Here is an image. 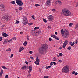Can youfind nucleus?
<instances>
[{"mask_svg":"<svg viewBox=\"0 0 78 78\" xmlns=\"http://www.w3.org/2000/svg\"><path fill=\"white\" fill-rule=\"evenodd\" d=\"M49 41H52V39L51 38H49Z\"/></svg>","mask_w":78,"mask_h":78,"instance_id":"864d4df0","label":"nucleus"},{"mask_svg":"<svg viewBox=\"0 0 78 78\" xmlns=\"http://www.w3.org/2000/svg\"><path fill=\"white\" fill-rule=\"evenodd\" d=\"M40 61L39 59L38 58V57H37L36 61H35L34 63L36 65H39V62Z\"/></svg>","mask_w":78,"mask_h":78,"instance_id":"9b49d317","label":"nucleus"},{"mask_svg":"<svg viewBox=\"0 0 78 78\" xmlns=\"http://www.w3.org/2000/svg\"><path fill=\"white\" fill-rule=\"evenodd\" d=\"M69 66H64L62 69V72L64 73H67L69 71Z\"/></svg>","mask_w":78,"mask_h":78,"instance_id":"7ed1b4c3","label":"nucleus"},{"mask_svg":"<svg viewBox=\"0 0 78 78\" xmlns=\"http://www.w3.org/2000/svg\"><path fill=\"white\" fill-rule=\"evenodd\" d=\"M54 59L53 60V61H56V58L55 57L54 58Z\"/></svg>","mask_w":78,"mask_h":78,"instance_id":"de8ad7c7","label":"nucleus"},{"mask_svg":"<svg viewBox=\"0 0 78 78\" xmlns=\"http://www.w3.org/2000/svg\"><path fill=\"white\" fill-rule=\"evenodd\" d=\"M29 53L30 54H32V53H33V51H29Z\"/></svg>","mask_w":78,"mask_h":78,"instance_id":"37998d69","label":"nucleus"},{"mask_svg":"<svg viewBox=\"0 0 78 78\" xmlns=\"http://www.w3.org/2000/svg\"><path fill=\"white\" fill-rule=\"evenodd\" d=\"M39 27H35L34 28V30H37L38 29H39Z\"/></svg>","mask_w":78,"mask_h":78,"instance_id":"e433bc0d","label":"nucleus"},{"mask_svg":"<svg viewBox=\"0 0 78 78\" xmlns=\"http://www.w3.org/2000/svg\"><path fill=\"white\" fill-rule=\"evenodd\" d=\"M69 31L68 30H66L65 31V33H64V34L62 35V37L64 39L66 38H68L69 37Z\"/></svg>","mask_w":78,"mask_h":78,"instance_id":"20e7f679","label":"nucleus"},{"mask_svg":"<svg viewBox=\"0 0 78 78\" xmlns=\"http://www.w3.org/2000/svg\"><path fill=\"white\" fill-rule=\"evenodd\" d=\"M6 51H11V49L10 48H9L6 50Z\"/></svg>","mask_w":78,"mask_h":78,"instance_id":"bb28decb","label":"nucleus"},{"mask_svg":"<svg viewBox=\"0 0 78 78\" xmlns=\"http://www.w3.org/2000/svg\"><path fill=\"white\" fill-rule=\"evenodd\" d=\"M77 40H76V41L75 42V44H78V42H77Z\"/></svg>","mask_w":78,"mask_h":78,"instance_id":"680f3d73","label":"nucleus"},{"mask_svg":"<svg viewBox=\"0 0 78 78\" xmlns=\"http://www.w3.org/2000/svg\"><path fill=\"white\" fill-rule=\"evenodd\" d=\"M58 62H60V63L62 62V61L61 60H59L58 61Z\"/></svg>","mask_w":78,"mask_h":78,"instance_id":"6e6d98bb","label":"nucleus"},{"mask_svg":"<svg viewBox=\"0 0 78 78\" xmlns=\"http://www.w3.org/2000/svg\"><path fill=\"white\" fill-rule=\"evenodd\" d=\"M5 78H8V75H6L5 76Z\"/></svg>","mask_w":78,"mask_h":78,"instance_id":"052dcab7","label":"nucleus"},{"mask_svg":"<svg viewBox=\"0 0 78 78\" xmlns=\"http://www.w3.org/2000/svg\"><path fill=\"white\" fill-rule=\"evenodd\" d=\"M71 48H72V47H71V46H69L67 48L68 50H71Z\"/></svg>","mask_w":78,"mask_h":78,"instance_id":"cd10ccee","label":"nucleus"},{"mask_svg":"<svg viewBox=\"0 0 78 78\" xmlns=\"http://www.w3.org/2000/svg\"><path fill=\"white\" fill-rule=\"evenodd\" d=\"M35 6H36L37 7V6H41V5L36 4L35 5Z\"/></svg>","mask_w":78,"mask_h":78,"instance_id":"c85d7f7f","label":"nucleus"},{"mask_svg":"<svg viewBox=\"0 0 78 78\" xmlns=\"http://www.w3.org/2000/svg\"><path fill=\"white\" fill-rule=\"evenodd\" d=\"M3 73V70L1 69L0 73V77H1L2 76Z\"/></svg>","mask_w":78,"mask_h":78,"instance_id":"2eb2a0df","label":"nucleus"},{"mask_svg":"<svg viewBox=\"0 0 78 78\" xmlns=\"http://www.w3.org/2000/svg\"><path fill=\"white\" fill-rule=\"evenodd\" d=\"M21 69L22 70H24V69H26V66H23Z\"/></svg>","mask_w":78,"mask_h":78,"instance_id":"a878e982","label":"nucleus"},{"mask_svg":"<svg viewBox=\"0 0 78 78\" xmlns=\"http://www.w3.org/2000/svg\"><path fill=\"white\" fill-rule=\"evenodd\" d=\"M48 48V45L46 44H44L42 46L39 48V53L42 55L44 53L47 49Z\"/></svg>","mask_w":78,"mask_h":78,"instance_id":"f257e3e1","label":"nucleus"},{"mask_svg":"<svg viewBox=\"0 0 78 78\" xmlns=\"http://www.w3.org/2000/svg\"><path fill=\"white\" fill-rule=\"evenodd\" d=\"M44 78H48V77L47 76H44Z\"/></svg>","mask_w":78,"mask_h":78,"instance_id":"4d7b16f0","label":"nucleus"},{"mask_svg":"<svg viewBox=\"0 0 78 78\" xmlns=\"http://www.w3.org/2000/svg\"><path fill=\"white\" fill-rule=\"evenodd\" d=\"M16 2L17 5L20 6H21L23 5V2L22 0H16Z\"/></svg>","mask_w":78,"mask_h":78,"instance_id":"423d86ee","label":"nucleus"},{"mask_svg":"<svg viewBox=\"0 0 78 78\" xmlns=\"http://www.w3.org/2000/svg\"><path fill=\"white\" fill-rule=\"evenodd\" d=\"M32 17L33 20H35V18H34V15H32Z\"/></svg>","mask_w":78,"mask_h":78,"instance_id":"ea45409f","label":"nucleus"},{"mask_svg":"<svg viewBox=\"0 0 78 78\" xmlns=\"http://www.w3.org/2000/svg\"><path fill=\"white\" fill-rule=\"evenodd\" d=\"M38 34H40V33H41V31L39 29L38 30Z\"/></svg>","mask_w":78,"mask_h":78,"instance_id":"3c124183","label":"nucleus"},{"mask_svg":"<svg viewBox=\"0 0 78 78\" xmlns=\"http://www.w3.org/2000/svg\"><path fill=\"white\" fill-rule=\"evenodd\" d=\"M50 66H53V62H51L50 64Z\"/></svg>","mask_w":78,"mask_h":78,"instance_id":"c03bdc74","label":"nucleus"},{"mask_svg":"<svg viewBox=\"0 0 78 78\" xmlns=\"http://www.w3.org/2000/svg\"><path fill=\"white\" fill-rule=\"evenodd\" d=\"M51 67V66H46V69H49V68H50Z\"/></svg>","mask_w":78,"mask_h":78,"instance_id":"c756f323","label":"nucleus"},{"mask_svg":"<svg viewBox=\"0 0 78 78\" xmlns=\"http://www.w3.org/2000/svg\"><path fill=\"white\" fill-rule=\"evenodd\" d=\"M52 0H48L46 2V6L48 5L50 3H51V1Z\"/></svg>","mask_w":78,"mask_h":78,"instance_id":"ddd939ff","label":"nucleus"},{"mask_svg":"<svg viewBox=\"0 0 78 78\" xmlns=\"http://www.w3.org/2000/svg\"><path fill=\"white\" fill-rule=\"evenodd\" d=\"M56 37L55 38V39H56L57 40H59V37H56Z\"/></svg>","mask_w":78,"mask_h":78,"instance_id":"58836bf2","label":"nucleus"},{"mask_svg":"<svg viewBox=\"0 0 78 78\" xmlns=\"http://www.w3.org/2000/svg\"><path fill=\"white\" fill-rule=\"evenodd\" d=\"M2 35L3 37H7L8 36V35L6 33H4V32L2 33Z\"/></svg>","mask_w":78,"mask_h":78,"instance_id":"4468645a","label":"nucleus"},{"mask_svg":"<svg viewBox=\"0 0 78 78\" xmlns=\"http://www.w3.org/2000/svg\"><path fill=\"white\" fill-rule=\"evenodd\" d=\"M75 75H78V73H77V72H75Z\"/></svg>","mask_w":78,"mask_h":78,"instance_id":"5fc2aeb1","label":"nucleus"},{"mask_svg":"<svg viewBox=\"0 0 78 78\" xmlns=\"http://www.w3.org/2000/svg\"><path fill=\"white\" fill-rule=\"evenodd\" d=\"M20 33L21 34H23V32H20Z\"/></svg>","mask_w":78,"mask_h":78,"instance_id":"338daca9","label":"nucleus"},{"mask_svg":"<svg viewBox=\"0 0 78 78\" xmlns=\"http://www.w3.org/2000/svg\"><path fill=\"white\" fill-rule=\"evenodd\" d=\"M71 46H73V45H75V42H73V43L72 44H71Z\"/></svg>","mask_w":78,"mask_h":78,"instance_id":"72a5a7b5","label":"nucleus"},{"mask_svg":"<svg viewBox=\"0 0 78 78\" xmlns=\"http://www.w3.org/2000/svg\"><path fill=\"white\" fill-rule=\"evenodd\" d=\"M66 31H64V30H63V29H62L61 30V33L62 34H64V33H66Z\"/></svg>","mask_w":78,"mask_h":78,"instance_id":"6ab92c4d","label":"nucleus"},{"mask_svg":"<svg viewBox=\"0 0 78 78\" xmlns=\"http://www.w3.org/2000/svg\"><path fill=\"white\" fill-rule=\"evenodd\" d=\"M77 6H78V2H77V4L76 6V7H77Z\"/></svg>","mask_w":78,"mask_h":78,"instance_id":"774afa93","label":"nucleus"},{"mask_svg":"<svg viewBox=\"0 0 78 78\" xmlns=\"http://www.w3.org/2000/svg\"><path fill=\"white\" fill-rule=\"evenodd\" d=\"M1 67H2V68H3V69H5V70L8 69V68H6V66H2Z\"/></svg>","mask_w":78,"mask_h":78,"instance_id":"5701e85b","label":"nucleus"},{"mask_svg":"<svg viewBox=\"0 0 78 78\" xmlns=\"http://www.w3.org/2000/svg\"><path fill=\"white\" fill-rule=\"evenodd\" d=\"M69 25V27H72L73 25V23H70Z\"/></svg>","mask_w":78,"mask_h":78,"instance_id":"2f4dec72","label":"nucleus"},{"mask_svg":"<svg viewBox=\"0 0 78 78\" xmlns=\"http://www.w3.org/2000/svg\"><path fill=\"white\" fill-rule=\"evenodd\" d=\"M48 28H50V29L51 28V27L50 26H49L48 27Z\"/></svg>","mask_w":78,"mask_h":78,"instance_id":"bf43d9fd","label":"nucleus"},{"mask_svg":"<svg viewBox=\"0 0 78 78\" xmlns=\"http://www.w3.org/2000/svg\"><path fill=\"white\" fill-rule=\"evenodd\" d=\"M23 21L28 20L27 19V17H26L25 16H24L23 17Z\"/></svg>","mask_w":78,"mask_h":78,"instance_id":"a211bd4d","label":"nucleus"},{"mask_svg":"<svg viewBox=\"0 0 78 78\" xmlns=\"http://www.w3.org/2000/svg\"><path fill=\"white\" fill-rule=\"evenodd\" d=\"M28 25H33V23H28Z\"/></svg>","mask_w":78,"mask_h":78,"instance_id":"a18cd8bd","label":"nucleus"},{"mask_svg":"<svg viewBox=\"0 0 78 78\" xmlns=\"http://www.w3.org/2000/svg\"><path fill=\"white\" fill-rule=\"evenodd\" d=\"M20 22L17 20H16V22L15 23V24H17V23H19Z\"/></svg>","mask_w":78,"mask_h":78,"instance_id":"79ce46f5","label":"nucleus"},{"mask_svg":"<svg viewBox=\"0 0 78 78\" xmlns=\"http://www.w3.org/2000/svg\"><path fill=\"white\" fill-rule=\"evenodd\" d=\"M52 11L54 12H55V11H56V10L54 9H52Z\"/></svg>","mask_w":78,"mask_h":78,"instance_id":"09e8293b","label":"nucleus"},{"mask_svg":"<svg viewBox=\"0 0 78 78\" xmlns=\"http://www.w3.org/2000/svg\"><path fill=\"white\" fill-rule=\"evenodd\" d=\"M27 41H25L24 42L23 45L24 46H26L27 45Z\"/></svg>","mask_w":78,"mask_h":78,"instance_id":"473e14b6","label":"nucleus"},{"mask_svg":"<svg viewBox=\"0 0 78 78\" xmlns=\"http://www.w3.org/2000/svg\"><path fill=\"white\" fill-rule=\"evenodd\" d=\"M5 26V24H4L1 27L2 28H3V27H4Z\"/></svg>","mask_w":78,"mask_h":78,"instance_id":"603ef678","label":"nucleus"},{"mask_svg":"<svg viewBox=\"0 0 78 78\" xmlns=\"http://www.w3.org/2000/svg\"><path fill=\"white\" fill-rule=\"evenodd\" d=\"M62 12L63 13V15L64 16H70L71 14V12H70L68 9L66 8H65L63 9Z\"/></svg>","mask_w":78,"mask_h":78,"instance_id":"f03ea898","label":"nucleus"},{"mask_svg":"<svg viewBox=\"0 0 78 78\" xmlns=\"http://www.w3.org/2000/svg\"><path fill=\"white\" fill-rule=\"evenodd\" d=\"M11 57L10 58H12V57H13V56H14V55L12 54H11Z\"/></svg>","mask_w":78,"mask_h":78,"instance_id":"49530a36","label":"nucleus"},{"mask_svg":"<svg viewBox=\"0 0 78 78\" xmlns=\"http://www.w3.org/2000/svg\"><path fill=\"white\" fill-rule=\"evenodd\" d=\"M71 73L73 74H75V71H73L71 72Z\"/></svg>","mask_w":78,"mask_h":78,"instance_id":"4c0bfd02","label":"nucleus"},{"mask_svg":"<svg viewBox=\"0 0 78 78\" xmlns=\"http://www.w3.org/2000/svg\"><path fill=\"white\" fill-rule=\"evenodd\" d=\"M15 11H16V12H18L19 11V10L18 9H15Z\"/></svg>","mask_w":78,"mask_h":78,"instance_id":"e2e57ef3","label":"nucleus"},{"mask_svg":"<svg viewBox=\"0 0 78 78\" xmlns=\"http://www.w3.org/2000/svg\"><path fill=\"white\" fill-rule=\"evenodd\" d=\"M10 3H11L12 4H13V5H14L15 4V1H12L10 2Z\"/></svg>","mask_w":78,"mask_h":78,"instance_id":"393cba45","label":"nucleus"},{"mask_svg":"<svg viewBox=\"0 0 78 78\" xmlns=\"http://www.w3.org/2000/svg\"><path fill=\"white\" fill-rule=\"evenodd\" d=\"M47 19L49 21H51L53 20V16L52 15H49L48 16Z\"/></svg>","mask_w":78,"mask_h":78,"instance_id":"9d476101","label":"nucleus"},{"mask_svg":"<svg viewBox=\"0 0 78 78\" xmlns=\"http://www.w3.org/2000/svg\"><path fill=\"white\" fill-rule=\"evenodd\" d=\"M23 25H27V24H28V20H26L25 21H23V22H22Z\"/></svg>","mask_w":78,"mask_h":78,"instance_id":"f8f14e48","label":"nucleus"},{"mask_svg":"<svg viewBox=\"0 0 78 78\" xmlns=\"http://www.w3.org/2000/svg\"><path fill=\"white\" fill-rule=\"evenodd\" d=\"M24 49V48L23 47H21L20 48V50L19 51V52H21V51L23 50Z\"/></svg>","mask_w":78,"mask_h":78,"instance_id":"dca6fc26","label":"nucleus"},{"mask_svg":"<svg viewBox=\"0 0 78 78\" xmlns=\"http://www.w3.org/2000/svg\"><path fill=\"white\" fill-rule=\"evenodd\" d=\"M3 18L4 20H5L6 21H9L10 20L11 18V17H9V16L8 14L5 15L4 17H3Z\"/></svg>","mask_w":78,"mask_h":78,"instance_id":"39448f33","label":"nucleus"},{"mask_svg":"<svg viewBox=\"0 0 78 78\" xmlns=\"http://www.w3.org/2000/svg\"><path fill=\"white\" fill-rule=\"evenodd\" d=\"M8 40L7 39H6L5 40V41L3 42V44H6V43H7V42H8Z\"/></svg>","mask_w":78,"mask_h":78,"instance_id":"aec40b11","label":"nucleus"},{"mask_svg":"<svg viewBox=\"0 0 78 78\" xmlns=\"http://www.w3.org/2000/svg\"><path fill=\"white\" fill-rule=\"evenodd\" d=\"M43 21L44 22H45V23H46V22H47V20H46V19L44 18L43 19Z\"/></svg>","mask_w":78,"mask_h":78,"instance_id":"f704fd0d","label":"nucleus"},{"mask_svg":"<svg viewBox=\"0 0 78 78\" xmlns=\"http://www.w3.org/2000/svg\"><path fill=\"white\" fill-rule=\"evenodd\" d=\"M18 9L19 10H22L23 8H22V7H20Z\"/></svg>","mask_w":78,"mask_h":78,"instance_id":"7c9ffc66","label":"nucleus"},{"mask_svg":"<svg viewBox=\"0 0 78 78\" xmlns=\"http://www.w3.org/2000/svg\"><path fill=\"white\" fill-rule=\"evenodd\" d=\"M51 37H53V38H55V37H56V36L55 35H52V34H51Z\"/></svg>","mask_w":78,"mask_h":78,"instance_id":"b1692460","label":"nucleus"},{"mask_svg":"<svg viewBox=\"0 0 78 78\" xmlns=\"http://www.w3.org/2000/svg\"><path fill=\"white\" fill-rule=\"evenodd\" d=\"M68 40H66L65 41V42L63 43V46H62V47L63 48H65V47H66V46L68 44Z\"/></svg>","mask_w":78,"mask_h":78,"instance_id":"1a4fd4ad","label":"nucleus"},{"mask_svg":"<svg viewBox=\"0 0 78 78\" xmlns=\"http://www.w3.org/2000/svg\"><path fill=\"white\" fill-rule=\"evenodd\" d=\"M30 58H31L32 59H34L33 57H32V56L30 57Z\"/></svg>","mask_w":78,"mask_h":78,"instance_id":"0e129e2a","label":"nucleus"},{"mask_svg":"<svg viewBox=\"0 0 78 78\" xmlns=\"http://www.w3.org/2000/svg\"><path fill=\"white\" fill-rule=\"evenodd\" d=\"M30 34L31 35H32V36H37V33H38V31H37L36 32L35 30H32L31 33H30ZM37 33V34H36Z\"/></svg>","mask_w":78,"mask_h":78,"instance_id":"0eeeda50","label":"nucleus"},{"mask_svg":"<svg viewBox=\"0 0 78 78\" xmlns=\"http://www.w3.org/2000/svg\"><path fill=\"white\" fill-rule=\"evenodd\" d=\"M25 63H26L27 65H28V62L25 61Z\"/></svg>","mask_w":78,"mask_h":78,"instance_id":"8fccbe9b","label":"nucleus"},{"mask_svg":"<svg viewBox=\"0 0 78 78\" xmlns=\"http://www.w3.org/2000/svg\"><path fill=\"white\" fill-rule=\"evenodd\" d=\"M53 64H54L55 65H56V63L54 62H53Z\"/></svg>","mask_w":78,"mask_h":78,"instance_id":"13d9d810","label":"nucleus"},{"mask_svg":"<svg viewBox=\"0 0 78 78\" xmlns=\"http://www.w3.org/2000/svg\"><path fill=\"white\" fill-rule=\"evenodd\" d=\"M26 70H28V69H29L28 71V73H29V74H30V73L31 72V71L32 70V67L30 65L29 66V68H28V66H26Z\"/></svg>","mask_w":78,"mask_h":78,"instance_id":"6e6552de","label":"nucleus"},{"mask_svg":"<svg viewBox=\"0 0 78 78\" xmlns=\"http://www.w3.org/2000/svg\"><path fill=\"white\" fill-rule=\"evenodd\" d=\"M57 3H58L59 5H62V2H61V1H57Z\"/></svg>","mask_w":78,"mask_h":78,"instance_id":"f3484780","label":"nucleus"},{"mask_svg":"<svg viewBox=\"0 0 78 78\" xmlns=\"http://www.w3.org/2000/svg\"><path fill=\"white\" fill-rule=\"evenodd\" d=\"M0 6H1V7H2V8H5V6L2 4H0Z\"/></svg>","mask_w":78,"mask_h":78,"instance_id":"4be33fe9","label":"nucleus"},{"mask_svg":"<svg viewBox=\"0 0 78 78\" xmlns=\"http://www.w3.org/2000/svg\"><path fill=\"white\" fill-rule=\"evenodd\" d=\"M55 34L56 35H57L58 34V32H55Z\"/></svg>","mask_w":78,"mask_h":78,"instance_id":"69168bd1","label":"nucleus"},{"mask_svg":"<svg viewBox=\"0 0 78 78\" xmlns=\"http://www.w3.org/2000/svg\"><path fill=\"white\" fill-rule=\"evenodd\" d=\"M8 42H9V43H10V42H12V39H11L9 41H8Z\"/></svg>","mask_w":78,"mask_h":78,"instance_id":"c9c22d12","label":"nucleus"},{"mask_svg":"<svg viewBox=\"0 0 78 78\" xmlns=\"http://www.w3.org/2000/svg\"><path fill=\"white\" fill-rule=\"evenodd\" d=\"M75 29H77L78 30V23L76 24L75 25Z\"/></svg>","mask_w":78,"mask_h":78,"instance_id":"412c9836","label":"nucleus"},{"mask_svg":"<svg viewBox=\"0 0 78 78\" xmlns=\"http://www.w3.org/2000/svg\"><path fill=\"white\" fill-rule=\"evenodd\" d=\"M63 55V54H62V53H60L59 54V55L60 56H62Z\"/></svg>","mask_w":78,"mask_h":78,"instance_id":"a19ab883","label":"nucleus"}]
</instances>
